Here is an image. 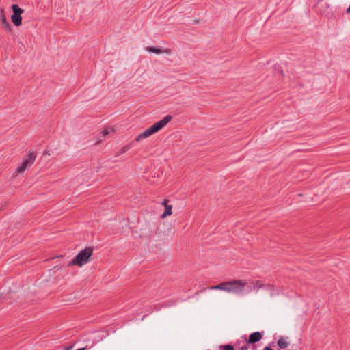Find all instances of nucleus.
I'll return each instance as SVG.
<instances>
[{
  "instance_id": "nucleus-1",
  "label": "nucleus",
  "mask_w": 350,
  "mask_h": 350,
  "mask_svg": "<svg viewBox=\"0 0 350 350\" xmlns=\"http://www.w3.org/2000/svg\"><path fill=\"white\" fill-rule=\"evenodd\" d=\"M247 282L243 280H232L221 282L215 286L208 287L211 290H221L228 293H241L243 291Z\"/></svg>"
},
{
  "instance_id": "nucleus-2",
  "label": "nucleus",
  "mask_w": 350,
  "mask_h": 350,
  "mask_svg": "<svg viewBox=\"0 0 350 350\" xmlns=\"http://www.w3.org/2000/svg\"><path fill=\"white\" fill-rule=\"evenodd\" d=\"M172 119V116L170 115L165 116L163 119L154 123L150 127L146 129L144 132L138 135L135 137V141L139 142L140 140L147 138L152 135V134L158 132L159 131L162 129L170 121H171Z\"/></svg>"
},
{
  "instance_id": "nucleus-3",
  "label": "nucleus",
  "mask_w": 350,
  "mask_h": 350,
  "mask_svg": "<svg viewBox=\"0 0 350 350\" xmlns=\"http://www.w3.org/2000/svg\"><path fill=\"white\" fill-rule=\"evenodd\" d=\"M93 249L91 247H87L85 249L81 250L79 254L73 258L68 264V266L77 265L82 267L86 264L90 257L92 256Z\"/></svg>"
},
{
  "instance_id": "nucleus-4",
  "label": "nucleus",
  "mask_w": 350,
  "mask_h": 350,
  "mask_svg": "<svg viewBox=\"0 0 350 350\" xmlns=\"http://www.w3.org/2000/svg\"><path fill=\"white\" fill-rule=\"evenodd\" d=\"M12 10L13 12L11 16L12 22L15 26L18 27L22 24L21 14L24 12V10L21 8L17 4H13Z\"/></svg>"
},
{
  "instance_id": "nucleus-5",
  "label": "nucleus",
  "mask_w": 350,
  "mask_h": 350,
  "mask_svg": "<svg viewBox=\"0 0 350 350\" xmlns=\"http://www.w3.org/2000/svg\"><path fill=\"white\" fill-rule=\"evenodd\" d=\"M254 289L258 292L260 288H266L269 291L273 290V286L269 284H265L260 280H256L252 282Z\"/></svg>"
},
{
  "instance_id": "nucleus-6",
  "label": "nucleus",
  "mask_w": 350,
  "mask_h": 350,
  "mask_svg": "<svg viewBox=\"0 0 350 350\" xmlns=\"http://www.w3.org/2000/svg\"><path fill=\"white\" fill-rule=\"evenodd\" d=\"M170 200L167 199H165L163 202L161 203L162 205L165 206V211L164 213L161 215V218L164 219L167 216H170L172 214V206L168 204Z\"/></svg>"
},
{
  "instance_id": "nucleus-7",
  "label": "nucleus",
  "mask_w": 350,
  "mask_h": 350,
  "mask_svg": "<svg viewBox=\"0 0 350 350\" xmlns=\"http://www.w3.org/2000/svg\"><path fill=\"white\" fill-rule=\"evenodd\" d=\"M0 21L3 27V28L8 32H11L12 30V27L11 24L7 21L3 10H1V15H0Z\"/></svg>"
},
{
  "instance_id": "nucleus-8",
  "label": "nucleus",
  "mask_w": 350,
  "mask_h": 350,
  "mask_svg": "<svg viewBox=\"0 0 350 350\" xmlns=\"http://www.w3.org/2000/svg\"><path fill=\"white\" fill-rule=\"evenodd\" d=\"M146 50L148 52L154 53H157V54H160V53L170 54L171 53V50L169 49H161L154 47V46H147L146 48Z\"/></svg>"
},
{
  "instance_id": "nucleus-9",
  "label": "nucleus",
  "mask_w": 350,
  "mask_h": 350,
  "mask_svg": "<svg viewBox=\"0 0 350 350\" xmlns=\"http://www.w3.org/2000/svg\"><path fill=\"white\" fill-rule=\"evenodd\" d=\"M262 338V335L259 332L252 333L250 336L247 342L249 344H254L259 342Z\"/></svg>"
},
{
  "instance_id": "nucleus-10",
  "label": "nucleus",
  "mask_w": 350,
  "mask_h": 350,
  "mask_svg": "<svg viewBox=\"0 0 350 350\" xmlns=\"http://www.w3.org/2000/svg\"><path fill=\"white\" fill-rule=\"evenodd\" d=\"M29 166H31V165L28 163V161L23 160L16 168V172L18 174L23 173Z\"/></svg>"
},
{
  "instance_id": "nucleus-11",
  "label": "nucleus",
  "mask_w": 350,
  "mask_h": 350,
  "mask_svg": "<svg viewBox=\"0 0 350 350\" xmlns=\"http://www.w3.org/2000/svg\"><path fill=\"white\" fill-rule=\"evenodd\" d=\"M36 158V154L33 152H29L26 158H25L23 160L27 161L28 163L31 165L34 163Z\"/></svg>"
},
{
  "instance_id": "nucleus-12",
  "label": "nucleus",
  "mask_w": 350,
  "mask_h": 350,
  "mask_svg": "<svg viewBox=\"0 0 350 350\" xmlns=\"http://www.w3.org/2000/svg\"><path fill=\"white\" fill-rule=\"evenodd\" d=\"M131 148V146L130 145H125L120 150H118L116 154H115V157H117L124 153H125L126 152H127L129 149Z\"/></svg>"
},
{
  "instance_id": "nucleus-13",
  "label": "nucleus",
  "mask_w": 350,
  "mask_h": 350,
  "mask_svg": "<svg viewBox=\"0 0 350 350\" xmlns=\"http://www.w3.org/2000/svg\"><path fill=\"white\" fill-rule=\"evenodd\" d=\"M278 345L280 349H285L288 347V343L285 340V339L282 337H281L278 340Z\"/></svg>"
},
{
  "instance_id": "nucleus-14",
  "label": "nucleus",
  "mask_w": 350,
  "mask_h": 350,
  "mask_svg": "<svg viewBox=\"0 0 350 350\" xmlns=\"http://www.w3.org/2000/svg\"><path fill=\"white\" fill-rule=\"evenodd\" d=\"M224 350H234V347L231 345H226L223 347Z\"/></svg>"
},
{
  "instance_id": "nucleus-15",
  "label": "nucleus",
  "mask_w": 350,
  "mask_h": 350,
  "mask_svg": "<svg viewBox=\"0 0 350 350\" xmlns=\"http://www.w3.org/2000/svg\"><path fill=\"white\" fill-rule=\"evenodd\" d=\"M108 134H109V131H108L107 129H104V130L103 131V136H105V135H108Z\"/></svg>"
},
{
  "instance_id": "nucleus-16",
  "label": "nucleus",
  "mask_w": 350,
  "mask_h": 350,
  "mask_svg": "<svg viewBox=\"0 0 350 350\" xmlns=\"http://www.w3.org/2000/svg\"><path fill=\"white\" fill-rule=\"evenodd\" d=\"M240 350H248V347H247V345L242 346V347L240 348Z\"/></svg>"
},
{
  "instance_id": "nucleus-17",
  "label": "nucleus",
  "mask_w": 350,
  "mask_h": 350,
  "mask_svg": "<svg viewBox=\"0 0 350 350\" xmlns=\"http://www.w3.org/2000/svg\"><path fill=\"white\" fill-rule=\"evenodd\" d=\"M72 347H73V345H70V346L65 347L64 350H71L72 349Z\"/></svg>"
},
{
  "instance_id": "nucleus-18",
  "label": "nucleus",
  "mask_w": 350,
  "mask_h": 350,
  "mask_svg": "<svg viewBox=\"0 0 350 350\" xmlns=\"http://www.w3.org/2000/svg\"><path fill=\"white\" fill-rule=\"evenodd\" d=\"M44 154H47V155H50V153L48 150H44Z\"/></svg>"
},
{
  "instance_id": "nucleus-19",
  "label": "nucleus",
  "mask_w": 350,
  "mask_h": 350,
  "mask_svg": "<svg viewBox=\"0 0 350 350\" xmlns=\"http://www.w3.org/2000/svg\"><path fill=\"white\" fill-rule=\"evenodd\" d=\"M264 350H273V349L269 347H265Z\"/></svg>"
},
{
  "instance_id": "nucleus-20",
  "label": "nucleus",
  "mask_w": 350,
  "mask_h": 350,
  "mask_svg": "<svg viewBox=\"0 0 350 350\" xmlns=\"http://www.w3.org/2000/svg\"><path fill=\"white\" fill-rule=\"evenodd\" d=\"M87 349V346L83 348L78 349L77 350H85Z\"/></svg>"
},
{
  "instance_id": "nucleus-21",
  "label": "nucleus",
  "mask_w": 350,
  "mask_h": 350,
  "mask_svg": "<svg viewBox=\"0 0 350 350\" xmlns=\"http://www.w3.org/2000/svg\"><path fill=\"white\" fill-rule=\"evenodd\" d=\"M347 13H350V5L349 6V8L347 9Z\"/></svg>"
}]
</instances>
